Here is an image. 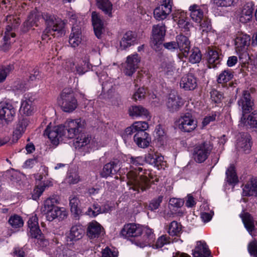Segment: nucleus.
Returning <instances> with one entry per match:
<instances>
[{
    "label": "nucleus",
    "instance_id": "obj_60",
    "mask_svg": "<svg viewBox=\"0 0 257 257\" xmlns=\"http://www.w3.org/2000/svg\"><path fill=\"white\" fill-rule=\"evenodd\" d=\"M163 198L162 196H159L153 199L149 204V208L152 211L157 209L162 202Z\"/></svg>",
    "mask_w": 257,
    "mask_h": 257
},
{
    "label": "nucleus",
    "instance_id": "obj_3",
    "mask_svg": "<svg viewBox=\"0 0 257 257\" xmlns=\"http://www.w3.org/2000/svg\"><path fill=\"white\" fill-rule=\"evenodd\" d=\"M57 102L62 109L66 112H71L77 107V101L73 91L70 88L63 89L58 98Z\"/></svg>",
    "mask_w": 257,
    "mask_h": 257
},
{
    "label": "nucleus",
    "instance_id": "obj_55",
    "mask_svg": "<svg viewBox=\"0 0 257 257\" xmlns=\"http://www.w3.org/2000/svg\"><path fill=\"white\" fill-rule=\"evenodd\" d=\"M16 26H13L12 25H8L6 28L5 33V36H4L3 39L5 42V44H8V41L10 39L11 37L14 38L15 37V34L11 32L13 28H15Z\"/></svg>",
    "mask_w": 257,
    "mask_h": 257
},
{
    "label": "nucleus",
    "instance_id": "obj_53",
    "mask_svg": "<svg viewBox=\"0 0 257 257\" xmlns=\"http://www.w3.org/2000/svg\"><path fill=\"white\" fill-rule=\"evenodd\" d=\"M49 187V185L46 183H45L42 185L37 186L34 190L32 196L33 199L35 200L38 199L42 194L46 187Z\"/></svg>",
    "mask_w": 257,
    "mask_h": 257
},
{
    "label": "nucleus",
    "instance_id": "obj_48",
    "mask_svg": "<svg viewBox=\"0 0 257 257\" xmlns=\"http://www.w3.org/2000/svg\"><path fill=\"white\" fill-rule=\"evenodd\" d=\"M29 228V234L33 238H38L41 241H43L45 245H47L48 241L46 240H42L41 236V231L39 227H33L32 226H28Z\"/></svg>",
    "mask_w": 257,
    "mask_h": 257
},
{
    "label": "nucleus",
    "instance_id": "obj_62",
    "mask_svg": "<svg viewBox=\"0 0 257 257\" xmlns=\"http://www.w3.org/2000/svg\"><path fill=\"white\" fill-rule=\"evenodd\" d=\"M218 114L217 112H213L211 113L208 114L206 116H205L203 121H202V125L203 126H206L208 124H209L211 122L214 121L216 119V117Z\"/></svg>",
    "mask_w": 257,
    "mask_h": 257
},
{
    "label": "nucleus",
    "instance_id": "obj_54",
    "mask_svg": "<svg viewBox=\"0 0 257 257\" xmlns=\"http://www.w3.org/2000/svg\"><path fill=\"white\" fill-rule=\"evenodd\" d=\"M79 200L77 196L75 195H71L69 197V204L71 206V210L77 214L79 213L78 209V205Z\"/></svg>",
    "mask_w": 257,
    "mask_h": 257
},
{
    "label": "nucleus",
    "instance_id": "obj_46",
    "mask_svg": "<svg viewBox=\"0 0 257 257\" xmlns=\"http://www.w3.org/2000/svg\"><path fill=\"white\" fill-rule=\"evenodd\" d=\"M170 242L169 237L167 235H162L157 239L156 243L155 244L154 242L153 243L151 246L154 249H158L162 247L166 244H169Z\"/></svg>",
    "mask_w": 257,
    "mask_h": 257
},
{
    "label": "nucleus",
    "instance_id": "obj_22",
    "mask_svg": "<svg viewBox=\"0 0 257 257\" xmlns=\"http://www.w3.org/2000/svg\"><path fill=\"white\" fill-rule=\"evenodd\" d=\"M250 38L246 34H239L235 39V45L237 51L246 52L248 46L250 44Z\"/></svg>",
    "mask_w": 257,
    "mask_h": 257
},
{
    "label": "nucleus",
    "instance_id": "obj_1",
    "mask_svg": "<svg viewBox=\"0 0 257 257\" xmlns=\"http://www.w3.org/2000/svg\"><path fill=\"white\" fill-rule=\"evenodd\" d=\"M130 159L131 170L127 174V184L130 186V189H132L135 191L139 192L140 190L144 191L150 185L149 178L150 173L147 171H144L142 168L139 167L144 164V158L142 157H131Z\"/></svg>",
    "mask_w": 257,
    "mask_h": 257
},
{
    "label": "nucleus",
    "instance_id": "obj_21",
    "mask_svg": "<svg viewBox=\"0 0 257 257\" xmlns=\"http://www.w3.org/2000/svg\"><path fill=\"white\" fill-rule=\"evenodd\" d=\"M183 104V101L178 95L170 94L168 97L166 105L170 111L174 112L179 110Z\"/></svg>",
    "mask_w": 257,
    "mask_h": 257
},
{
    "label": "nucleus",
    "instance_id": "obj_23",
    "mask_svg": "<svg viewBox=\"0 0 257 257\" xmlns=\"http://www.w3.org/2000/svg\"><path fill=\"white\" fill-rule=\"evenodd\" d=\"M243 196H254L257 197V179L252 177L242 189Z\"/></svg>",
    "mask_w": 257,
    "mask_h": 257
},
{
    "label": "nucleus",
    "instance_id": "obj_59",
    "mask_svg": "<svg viewBox=\"0 0 257 257\" xmlns=\"http://www.w3.org/2000/svg\"><path fill=\"white\" fill-rule=\"evenodd\" d=\"M118 251L115 248L105 247L102 251L101 257H117Z\"/></svg>",
    "mask_w": 257,
    "mask_h": 257
},
{
    "label": "nucleus",
    "instance_id": "obj_14",
    "mask_svg": "<svg viewBox=\"0 0 257 257\" xmlns=\"http://www.w3.org/2000/svg\"><path fill=\"white\" fill-rule=\"evenodd\" d=\"M142 227L139 224L129 223L125 225L120 232V235L125 238L140 235L143 232Z\"/></svg>",
    "mask_w": 257,
    "mask_h": 257
},
{
    "label": "nucleus",
    "instance_id": "obj_6",
    "mask_svg": "<svg viewBox=\"0 0 257 257\" xmlns=\"http://www.w3.org/2000/svg\"><path fill=\"white\" fill-rule=\"evenodd\" d=\"M213 148L212 144L210 142H205L194 149V159L198 163H202L207 158Z\"/></svg>",
    "mask_w": 257,
    "mask_h": 257
},
{
    "label": "nucleus",
    "instance_id": "obj_2",
    "mask_svg": "<svg viewBox=\"0 0 257 257\" xmlns=\"http://www.w3.org/2000/svg\"><path fill=\"white\" fill-rule=\"evenodd\" d=\"M42 17L46 25L42 35V40H46L48 38L50 39V36L60 37L64 34V29L66 24L64 21L48 14H44Z\"/></svg>",
    "mask_w": 257,
    "mask_h": 257
},
{
    "label": "nucleus",
    "instance_id": "obj_61",
    "mask_svg": "<svg viewBox=\"0 0 257 257\" xmlns=\"http://www.w3.org/2000/svg\"><path fill=\"white\" fill-rule=\"evenodd\" d=\"M210 97L212 101L215 103H219L222 99L223 95L220 92L215 89H212L210 92Z\"/></svg>",
    "mask_w": 257,
    "mask_h": 257
},
{
    "label": "nucleus",
    "instance_id": "obj_13",
    "mask_svg": "<svg viewBox=\"0 0 257 257\" xmlns=\"http://www.w3.org/2000/svg\"><path fill=\"white\" fill-rule=\"evenodd\" d=\"M74 146L76 149L80 150L83 148H95L98 146L95 141L91 140V138L88 135L80 134L74 142Z\"/></svg>",
    "mask_w": 257,
    "mask_h": 257
},
{
    "label": "nucleus",
    "instance_id": "obj_27",
    "mask_svg": "<svg viewBox=\"0 0 257 257\" xmlns=\"http://www.w3.org/2000/svg\"><path fill=\"white\" fill-rule=\"evenodd\" d=\"M82 35L81 29L78 26H73L69 36V43L71 47L75 48L81 43Z\"/></svg>",
    "mask_w": 257,
    "mask_h": 257
},
{
    "label": "nucleus",
    "instance_id": "obj_41",
    "mask_svg": "<svg viewBox=\"0 0 257 257\" xmlns=\"http://www.w3.org/2000/svg\"><path fill=\"white\" fill-rule=\"evenodd\" d=\"M65 180L66 183L70 185L75 184L80 181V178L76 170L70 169L68 170Z\"/></svg>",
    "mask_w": 257,
    "mask_h": 257
},
{
    "label": "nucleus",
    "instance_id": "obj_63",
    "mask_svg": "<svg viewBox=\"0 0 257 257\" xmlns=\"http://www.w3.org/2000/svg\"><path fill=\"white\" fill-rule=\"evenodd\" d=\"M27 88L26 84L20 81L15 82L13 86V90L18 93L25 91Z\"/></svg>",
    "mask_w": 257,
    "mask_h": 257
},
{
    "label": "nucleus",
    "instance_id": "obj_15",
    "mask_svg": "<svg viewBox=\"0 0 257 257\" xmlns=\"http://www.w3.org/2000/svg\"><path fill=\"white\" fill-rule=\"evenodd\" d=\"M236 149L248 154L251 149L250 136L247 134H240L238 135L236 143Z\"/></svg>",
    "mask_w": 257,
    "mask_h": 257
},
{
    "label": "nucleus",
    "instance_id": "obj_4",
    "mask_svg": "<svg viewBox=\"0 0 257 257\" xmlns=\"http://www.w3.org/2000/svg\"><path fill=\"white\" fill-rule=\"evenodd\" d=\"M84 126V121L80 118L67 120L62 127L64 139L77 138Z\"/></svg>",
    "mask_w": 257,
    "mask_h": 257
},
{
    "label": "nucleus",
    "instance_id": "obj_20",
    "mask_svg": "<svg viewBox=\"0 0 257 257\" xmlns=\"http://www.w3.org/2000/svg\"><path fill=\"white\" fill-rule=\"evenodd\" d=\"M176 41L180 52L184 57H187L190 49V42L188 38L183 35H179L176 37Z\"/></svg>",
    "mask_w": 257,
    "mask_h": 257
},
{
    "label": "nucleus",
    "instance_id": "obj_34",
    "mask_svg": "<svg viewBox=\"0 0 257 257\" xmlns=\"http://www.w3.org/2000/svg\"><path fill=\"white\" fill-rule=\"evenodd\" d=\"M136 41V35L132 31L126 32L120 41V47L124 49L134 44Z\"/></svg>",
    "mask_w": 257,
    "mask_h": 257
},
{
    "label": "nucleus",
    "instance_id": "obj_11",
    "mask_svg": "<svg viewBox=\"0 0 257 257\" xmlns=\"http://www.w3.org/2000/svg\"><path fill=\"white\" fill-rule=\"evenodd\" d=\"M172 0H163L162 4L154 10V17L159 21L165 19L172 11Z\"/></svg>",
    "mask_w": 257,
    "mask_h": 257
},
{
    "label": "nucleus",
    "instance_id": "obj_39",
    "mask_svg": "<svg viewBox=\"0 0 257 257\" xmlns=\"http://www.w3.org/2000/svg\"><path fill=\"white\" fill-rule=\"evenodd\" d=\"M160 69L161 71L163 72L168 77L172 76L175 71L174 63L171 61H163L161 65Z\"/></svg>",
    "mask_w": 257,
    "mask_h": 257
},
{
    "label": "nucleus",
    "instance_id": "obj_58",
    "mask_svg": "<svg viewBox=\"0 0 257 257\" xmlns=\"http://www.w3.org/2000/svg\"><path fill=\"white\" fill-rule=\"evenodd\" d=\"M38 21L37 15L36 14L32 13L28 17V20L25 22L24 25L28 28L32 27L34 26H38L37 23Z\"/></svg>",
    "mask_w": 257,
    "mask_h": 257
},
{
    "label": "nucleus",
    "instance_id": "obj_19",
    "mask_svg": "<svg viewBox=\"0 0 257 257\" xmlns=\"http://www.w3.org/2000/svg\"><path fill=\"white\" fill-rule=\"evenodd\" d=\"M189 11L190 12V15L192 20L196 23H201L205 18L204 13L207 11V8L204 6L193 5L189 7Z\"/></svg>",
    "mask_w": 257,
    "mask_h": 257
},
{
    "label": "nucleus",
    "instance_id": "obj_40",
    "mask_svg": "<svg viewBox=\"0 0 257 257\" xmlns=\"http://www.w3.org/2000/svg\"><path fill=\"white\" fill-rule=\"evenodd\" d=\"M226 181L230 184H235L238 182L235 168L233 165H230L226 171Z\"/></svg>",
    "mask_w": 257,
    "mask_h": 257
},
{
    "label": "nucleus",
    "instance_id": "obj_50",
    "mask_svg": "<svg viewBox=\"0 0 257 257\" xmlns=\"http://www.w3.org/2000/svg\"><path fill=\"white\" fill-rule=\"evenodd\" d=\"M154 160V163L152 165L157 167L158 169H164L166 166V162L164 160V157L161 154L156 153Z\"/></svg>",
    "mask_w": 257,
    "mask_h": 257
},
{
    "label": "nucleus",
    "instance_id": "obj_38",
    "mask_svg": "<svg viewBox=\"0 0 257 257\" xmlns=\"http://www.w3.org/2000/svg\"><path fill=\"white\" fill-rule=\"evenodd\" d=\"M242 217V220L245 227L252 235V232L255 229V222L252 217L248 213H244Z\"/></svg>",
    "mask_w": 257,
    "mask_h": 257
},
{
    "label": "nucleus",
    "instance_id": "obj_56",
    "mask_svg": "<svg viewBox=\"0 0 257 257\" xmlns=\"http://www.w3.org/2000/svg\"><path fill=\"white\" fill-rule=\"evenodd\" d=\"M235 0H213V4L217 7L227 8L233 5Z\"/></svg>",
    "mask_w": 257,
    "mask_h": 257
},
{
    "label": "nucleus",
    "instance_id": "obj_35",
    "mask_svg": "<svg viewBox=\"0 0 257 257\" xmlns=\"http://www.w3.org/2000/svg\"><path fill=\"white\" fill-rule=\"evenodd\" d=\"M97 8L101 10L105 15L112 17L113 6L109 0H96Z\"/></svg>",
    "mask_w": 257,
    "mask_h": 257
},
{
    "label": "nucleus",
    "instance_id": "obj_33",
    "mask_svg": "<svg viewBox=\"0 0 257 257\" xmlns=\"http://www.w3.org/2000/svg\"><path fill=\"white\" fill-rule=\"evenodd\" d=\"M29 120L27 118H23L20 119L17 123L16 127L13 132L14 138L18 140L24 133L27 126L29 124Z\"/></svg>",
    "mask_w": 257,
    "mask_h": 257
},
{
    "label": "nucleus",
    "instance_id": "obj_37",
    "mask_svg": "<svg viewBox=\"0 0 257 257\" xmlns=\"http://www.w3.org/2000/svg\"><path fill=\"white\" fill-rule=\"evenodd\" d=\"M207 61L210 68H215L220 63L221 58L217 51L210 49L208 51Z\"/></svg>",
    "mask_w": 257,
    "mask_h": 257
},
{
    "label": "nucleus",
    "instance_id": "obj_36",
    "mask_svg": "<svg viewBox=\"0 0 257 257\" xmlns=\"http://www.w3.org/2000/svg\"><path fill=\"white\" fill-rule=\"evenodd\" d=\"M119 167L115 162H110L105 164L100 173L101 177L107 178L111 175L114 174L119 170Z\"/></svg>",
    "mask_w": 257,
    "mask_h": 257
},
{
    "label": "nucleus",
    "instance_id": "obj_29",
    "mask_svg": "<svg viewBox=\"0 0 257 257\" xmlns=\"http://www.w3.org/2000/svg\"><path fill=\"white\" fill-rule=\"evenodd\" d=\"M134 140L137 146L142 148L147 147L151 140L149 134L146 132L136 133L134 135Z\"/></svg>",
    "mask_w": 257,
    "mask_h": 257
},
{
    "label": "nucleus",
    "instance_id": "obj_30",
    "mask_svg": "<svg viewBox=\"0 0 257 257\" xmlns=\"http://www.w3.org/2000/svg\"><path fill=\"white\" fill-rule=\"evenodd\" d=\"M193 257H210V252L206 243L197 242L193 253Z\"/></svg>",
    "mask_w": 257,
    "mask_h": 257
},
{
    "label": "nucleus",
    "instance_id": "obj_9",
    "mask_svg": "<svg viewBox=\"0 0 257 257\" xmlns=\"http://www.w3.org/2000/svg\"><path fill=\"white\" fill-rule=\"evenodd\" d=\"M43 211L45 212L47 220L52 221L55 219L62 220L67 216L66 209L63 207L53 206L48 208H44Z\"/></svg>",
    "mask_w": 257,
    "mask_h": 257
},
{
    "label": "nucleus",
    "instance_id": "obj_18",
    "mask_svg": "<svg viewBox=\"0 0 257 257\" xmlns=\"http://www.w3.org/2000/svg\"><path fill=\"white\" fill-rule=\"evenodd\" d=\"M197 80L192 73L184 75L181 79L180 87L185 90H192L197 87Z\"/></svg>",
    "mask_w": 257,
    "mask_h": 257
},
{
    "label": "nucleus",
    "instance_id": "obj_17",
    "mask_svg": "<svg viewBox=\"0 0 257 257\" xmlns=\"http://www.w3.org/2000/svg\"><path fill=\"white\" fill-rule=\"evenodd\" d=\"M149 128V124L146 121H136L131 126L127 127L123 134L124 139L133 134L145 132Z\"/></svg>",
    "mask_w": 257,
    "mask_h": 257
},
{
    "label": "nucleus",
    "instance_id": "obj_32",
    "mask_svg": "<svg viewBox=\"0 0 257 257\" xmlns=\"http://www.w3.org/2000/svg\"><path fill=\"white\" fill-rule=\"evenodd\" d=\"M145 234L144 235V238H148V241H146L145 242H142L140 241H137L136 242V245L143 248L145 246H151L152 243L154 242L155 237L152 230L148 227H145L144 229Z\"/></svg>",
    "mask_w": 257,
    "mask_h": 257
},
{
    "label": "nucleus",
    "instance_id": "obj_44",
    "mask_svg": "<svg viewBox=\"0 0 257 257\" xmlns=\"http://www.w3.org/2000/svg\"><path fill=\"white\" fill-rule=\"evenodd\" d=\"M34 110L32 102L30 100H25L22 102L20 111L26 115H30Z\"/></svg>",
    "mask_w": 257,
    "mask_h": 257
},
{
    "label": "nucleus",
    "instance_id": "obj_10",
    "mask_svg": "<svg viewBox=\"0 0 257 257\" xmlns=\"http://www.w3.org/2000/svg\"><path fill=\"white\" fill-rule=\"evenodd\" d=\"M16 114V109L13 105L8 101L0 102V119L7 122L12 121Z\"/></svg>",
    "mask_w": 257,
    "mask_h": 257
},
{
    "label": "nucleus",
    "instance_id": "obj_49",
    "mask_svg": "<svg viewBox=\"0 0 257 257\" xmlns=\"http://www.w3.org/2000/svg\"><path fill=\"white\" fill-rule=\"evenodd\" d=\"M13 70L11 65L2 66L0 67V83L4 82L8 75Z\"/></svg>",
    "mask_w": 257,
    "mask_h": 257
},
{
    "label": "nucleus",
    "instance_id": "obj_57",
    "mask_svg": "<svg viewBox=\"0 0 257 257\" xmlns=\"http://www.w3.org/2000/svg\"><path fill=\"white\" fill-rule=\"evenodd\" d=\"M200 23V30L202 33H207L211 29V25L210 21L206 18H204Z\"/></svg>",
    "mask_w": 257,
    "mask_h": 257
},
{
    "label": "nucleus",
    "instance_id": "obj_51",
    "mask_svg": "<svg viewBox=\"0 0 257 257\" xmlns=\"http://www.w3.org/2000/svg\"><path fill=\"white\" fill-rule=\"evenodd\" d=\"M100 206L97 204H93L89 207L85 212V214L90 217H95L99 214H101Z\"/></svg>",
    "mask_w": 257,
    "mask_h": 257
},
{
    "label": "nucleus",
    "instance_id": "obj_26",
    "mask_svg": "<svg viewBox=\"0 0 257 257\" xmlns=\"http://www.w3.org/2000/svg\"><path fill=\"white\" fill-rule=\"evenodd\" d=\"M252 6V3H247L243 6L239 15L240 22L246 23L251 20L253 10Z\"/></svg>",
    "mask_w": 257,
    "mask_h": 257
},
{
    "label": "nucleus",
    "instance_id": "obj_8",
    "mask_svg": "<svg viewBox=\"0 0 257 257\" xmlns=\"http://www.w3.org/2000/svg\"><path fill=\"white\" fill-rule=\"evenodd\" d=\"M62 125L51 127L48 126L44 132V135L47 136L52 144L57 146L60 141L64 139L63 135Z\"/></svg>",
    "mask_w": 257,
    "mask_h": 257
},
{
    "label": "nucleus",
    "instance_id": "obj_52",
    "mask_svg": "<svg viewBox=\"0 0 257 257\" xmlns=\"http://www.w3.org/2000/svg\"><path fill=\"white\" fill-rule=\"evenodd\" d=\"M59 196L53 195L47 199L44 203V208H49L56 206L55 204L59 203Z\"/></svg>",
    "mask_w": 257,
    "mask_h": 257
},
{
    "label": "nucleus",
    "instance_id": "obj_25",
    "mask_svg": "<svg viewBox=\"0 0 257 257\" xmlns=\"http://www.w3.org/2000/svg\"><path fill=\"white\" fill-rule=\"evenodd\" d=\"M84 234L83 227L80 224H76L71 227L67 236L70 241H77L82 238Z\"/></svg>",
    "mask_w": 257,
    "mask_h": 257
},
{
    "label": "nucleus",
    "instance_id": "obj_5",
    "mask_svg": "<svg viewBox=\"0 0 257 257\" xmlns=\"http://www.w3.org/2000/svg\"><path fill=\"white\" fill-rule=\"evenodd\" d=\"M176 125L181 131L190 133L197 127V122L190 113L187 112L178 119Z\"/></svg>",
    "mask_w": 257,
    "mask_h": 257
},
{
    "label": "nucleus",
    "instance_id": "obj_24",
    "mask_svg": "<svg viewBox=\"0 0 257 257\" xmlns=\"http://www.w3.org/2000/svg\"><path fill=\"white\" fill-rule=\"evenodd\" d=\"M91 19L95 34L98 38H100L104 29L103 22L100 16L95 12L92 13Z\"/></svg>",
    "mask_w": 257,
    "mask_h": 257
},
{
    "label": "nucleus",
    "instance_id": "obj_16",
    "mask_svg": "<svg viewBox=\"0 0 257 257\" xmlns=\"http://www.w3.org/2000/svg\"><path fill=\"white\" fill-rule=\"evenodd\" d=\"M174 21L176 22L178 27L184 31H188L192 25L187 20L186 13L182 11H177L173 17Z\"/></svg>",
    "mask_w": 257,
    "mask_h": 257
},
{
    "label": "nucleus",
    "instance_id": "obj_43",
    "mask_svg": "<svg viewBox=\"0 0 257 257\" xmlns=\"http://www.w3.org/2000/svg\"><path fill=\"white\" fill-rule=\"evenodd\" d=\"M9 223L14 228H19L24 225V221L22 218L17 214L12 215L9 220Z\"/></svg>",
    "mask_w": 257,
    "mask_h": 257
},
{
    "label": "nucleus",
    "instance_id": "obj_64",
    "mask_svg": "<svg viewBox=\"0 0 257 257\" xmlns=\"http://www.w3.org/2000/svg\"><path fill=\"white\" fill-rule=\"evenodd\" d=\"M248 251L251 256L257 257V242L252 241L248 245Z\"/></svg>",
    "mask_w": 257,
    "mask_h": 257
},
{
    "label": "nucleus",
    "instance_id": "obj_42",
    "mask_svg": "<svg viewBox=\"0 0 257 257\" xmlns=\"http://www.w3.org/2000/svg\"><path fill=\"white\" fill-rule=\"evenodd\" d=\"M233 76L231 70L225 69L222 71L217 78V82L219 83H225L230 80Z\"/></svg>",
    "mask_w": 257,
    "mask_h": 257
},
{
    "label": "nucleus",
    "instance_id": "obj_12",
    "mask_svg": "<svg viewBox=\"0 0 257 257\" xmlns=\"http://www.w3.org/2000/svg\"><path fill=\"white\" fill-rule=\"evenodd\" d=\"M166 32L165 25H155L152 29V47L155 50L159 47V45L164 39Z\"/></svg>",
    "mask_w": 257,
    "mask_h": 257
},
{
    "label": "nucleus",
    "instance_id": "obj_7",
    "mask_svg": "<svg viewBox=\"0 0 257 257\" xmlns=\"http://www.w3.org/2000/svg\"><path fill=\"white\" fill-rule=\"evenodd\" d=\"M141 59L137 53L128 56L123 66V72L127 76H132L139 67Z\"/></svg>",
    "mask_w": 257,
    "mask_h": 257
},
{
    "label": "nucleus",
    "instance_id": "obj_31",
    "mask_svg": "<svg viewBox=\"0 0 257 257\" xmlns=\"http://www.w3.org/2000/svg\"><path fill=\"white\" fill-rule=\"evenodd\" d=\"M129 114L132 117H141L144 118H150L148 110L141 105L132 106L129 109Z\"/></svg>",
    "mask_w": 257,
    "mask_h": 257
},
{
    "label": "nucleus",
    "instance_id": "obj_28",
    "mask_svg": "<svg viewBox=\"0 0 257 257\" xmlns=\"http://www.w3.org/2000/svg\"><path fill=\"white\" fill-rule=\"evenodd\" d=\"M103 232V228L99 223L94 221L88 224L87 234L90 238L98 237Z\"/></svg>",
    "mask_w": 257,
    "mask_h": 257
},
{
    "label": "nucleus",
    "instance_id": "obj_45",
    "mask_svg": "<svg viewBox=\"0 0 257 257\" xmlns=\"http://www.w3.org/2000/svg\"><path fill=\"white\" fill-rule=\"evenodd\" d=\"M182 230V226L177 221H172L169 225L168 232L171 236H177Z\"/></svg>",
    "mask_w": 257,
    "mask_h": 257
},
{
    "label": "nucleus",
    "instance_id": "obj_47",
    "mask_svg": "<svg viewBox=\"0 0 257 257\" xmlns=\"http://www.w3.org/2000/svg\"><path fill=\"white\" fill-rule=\"evenodd\" d=\"M202 55L200 50L197 48H194L191 51L189 56V62L192 64L199 63L201 60Z\"/></svg>",
    "mask_w": 257,
    "mask_h": 257
}]
</instances>
